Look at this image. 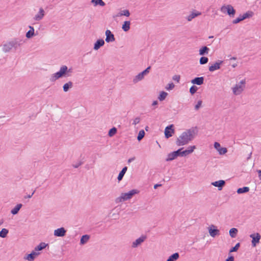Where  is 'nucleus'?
<instances>
[{
  "mask_svg": "<svg viewBox=\"0 0 261 261\" xmlns=\"http://www.w3.org/2000/svg\"><path fill=\"white\" fill-rule=\"evenodd\" d=\"M12 47L15 50H16L19 46L22 44V40L18 38H15L10 41Z\"/></svg>",
  "mask_w": 261,
  "mask_h": 261,
  "instance_id": "14",
  "label": "nucleus"
},
{
  "mask_svg": "<svg viewBox=\"0 0 261 261\" xmlns=\"http://www.w3.org/2000/svg\"><path fill=\"white\" fill-rule=\"evenodd\" d=\"M167 95H168V93L167 92L162 91L160 93L158 98L160 101H163L166 98Z\"/></svg>",
  "mask_w": 261,
  "mask_h": 261,
  "instance_id": "37",
  "label": "nucleus"
},
{
  "mask_svg": "<svg viewBox=\"0 0 261 261\" xmlns=\"http://www.w3.org/2000/svg\"><path fill=\"white\" fill-rule=\"evenodd\" d=\"M105 44V41L102 39L97 40L94 45V49L98 50L100 47Z\"/></svg>",
  "mask_w": 261,
  "mask_h": 261,
  "instance_id": "22",
  "label": "nucleus"
},
{
  "mask_svg": "<svg viewBox=\"0 0 261 261\" xmlns=\"http://www.w3.org/2000/svg\"><path fill=\"white\" fill-rule=\"evenodd\" d=\"M105 35L106 36V41L107 43L112 42L115 40V38L114 34L110 30H107L105 32Z\"/></svg>",
  "mask_w": 261,
  "mask_h": 261,
  "instance_id": "11",
  "label": "nucleus"
},
{
  "mask_svg": "<svg viewBox=\"0 0 261 261\" xmlns=\"http://www.w3.org/2000/svg\"><path fill=\"white\" fill-rule=\"evenodd\" d=\"M221 11L224 13H226L230 17H233L236 13V10L230 5L223 6L221 8Z\"/></svg>",
  "mask_w": 261,
  "mask_h": 261,
  "instance_id": "7",
  "label": "nucleus"
},
{
  "mask_svg": "<svg viewBox=\"0 0 261 261\" xmlns=\"http://www.w3.org/2000/svg\"><path fill=\"white\" fill-rule=\"evenodd\" d=\"M150 69V67L149 66L146 69L135 76L133 79V83L137 84L143 80L144 79L145 76H146L149 72Z\"/></svg>",
  "mask_w": 261,
  "mask_h": 261,
  "instance_id": "6",
  "label": "nucleus"
},
{
  "mask_svg": "<svg viewBox=\"0 0 261 261\" xmlns=\"http://www.w3.org/2000/svg\"><path fill=\"white\" fill-rule=\"evenodd\" d=\"M214 146L215 148L219 152V153L220 155L224 154L227 151V148L225 147H221L220 144L218 142H215Z\"/></svg>",
  "mask_w": 261,
  "mask_h": 261,
  "instance_id": "13",
  "label": "nucleus"
},
{
  "mask_svg": "<svg viewBox=\"0 0 261 261\" xmlns=\"http://www.w3.org/2000/svg\"><path fill=\"white\" fill-rule=\"evenodd\" d=\"M213 38V36H210L209 37V38Z\"/></svg>",
  "mask_w": 261,
  "mask_h": 261,
  "instance_id": "63",
  "label": "nucleus"
},
{
  "mask_svg": "<svg viewBox=\"0 0 261 261\" xmlns=\"http://www.w3.org/2000/svg\"><path fill=\"white\" fill-rule=\"evenodd\" d=\"M34 192H33L32 193V194H31V195H29L27 196V197H28V198H31V197H32V196H33V195L34 194Z\"/></svg>",
  "mask_w": 261,
  "mask_h": 261,
  "instance_id": "59",
  "label": "nucleus"
},
{
  "mask_svg": "<svg viewBox=\"0 0 261 261\" xmlns=\"http://www.w3.org/2000/svg\"><path fill=\"white\" fill-rule=\"evenodd\" d=\"M196 149V146L193 145V146H189L188 147V148L186 149L188 152L190 154L192 153L194 150Z\"/></svg>",
  "mask_w": 261,
  "mask_h": 261,
  "instance_id": "42",
  "label": "nucleus"
},
{
  "mask_svg": "<svg viewBox=\"0 0 261 261\" xmlns=\"http://www.w3.org/2000/svg\"><path fill=\"white\" fill-rule=\"evenodd\" d=\"M238 232V230L237 228H232L229 230V233L230 236L232 238H234L236 237Z\"/></svg>",
  "mask_w": 261,
  "mask_h": 261,
  "instance_id": "35",
  "label": "nucleus"
},
{
  "mask_svg": "<svg viewBox=\"0 0 261 261\" xmlns=\"http://www.w3.org/2000/svg\"><path fill=\"white\" fill-rule=\"evenodd\" d=\"M158 104V101L156 100H155V101H153L152 103V106H156Z\"/></svg>",
  "mask_w": 261,
  "mask_h": 261,
  "instance_id": "56",
  "label": "nucleus"
},
{
  "mask_svg": "<svg viewBox=\"0 0 261 261\" xmlns=\"http://www.w3.org/2000/svg\"><path fill=\"white\" fill-rule=\"evenodd\" d=\"M252 12H246V13L244 14L242 16L243 20L249 18L252 16Z\"/></svg>",
  "mask_w": 261,
  "mask_h": 261,
  "instance_id": "44",
  "label": "nucleus"
},
{
  "mask_svg": "<svg viewBox=\"0 0 261 261\" xmlns=\"http://www.w3.org/2000/svg\"><path fill=\"white\" fill-rule=\"evenodd\" d=\"M117 133V129L115 127H113L110 129L109 132V136L110 137L113 136Z\"/></svg>",
  "mask_w": 261,
  "mask_h": 261,
  "instance_id": "41",
  "label": "nucleus"
},
{
  "mask_svg": "<svg viewBox=\"0 0 261 261\" xmlns=\"http://www.w3.org/2000/svg\"><path fill=\"white\" fill-rule=\"evenodd\" d=\"M141 119L139 117H137L132 120V124L136 125L140 123Z\"/></svg>",
  "mask_w": 261,
  "mask_h": 261,
  "instance_id": "43",
  "label": "nucleus"
},
{
  "mask_svg": "<svg viewBox=\"0 0 261 261\" xmlns=\"http://www.w3.org/2000/svg\"><path fill=\"white\" fill-rule=\"evenodd\" d=\"M73 86V83L69 81L68 83H65L63 86V89L64 92H67L69 89L71 88Z\"/></svg>",
  "mask_w": 261,
  "mask_h": 261,
  "instance_id": "31",
  "label": "nucleus"
},
{
  "mask_svg": "<svg viewBox=\"0 0 261 261\" xmlns=\"http://www.w3.org/2000/svg\"><path fill=\"white\" fill-rule=\"evenodd\" d=\"M258 177L260 180H261V170L258 171Z\"/></svg>",
  "mask_w": 261,
  "mask_h": 261,
  "instance_id": "57",
  "label": "nucleus"
},
{
  "mask_svg": "<svg viewBox=\"0 0 261 261\" xmlns=\"http://www.w3.org/2000/svg\"><path fill=\"white\" fill-rule=\"evenodd\" d=\"M8 230L6 228H3L2 230L0 231V237L4 238H5L7 234L8 233Z\"/></svg>",
  "mask_w": 261,
  "mask_h": 261,
  "instance_id": "38",
  "label": "nucleus"
},
{
  "mask_svg": "<svg viewBox=\"0 0 261 261\" xmlns=\"http://www.w3.org/2000/svg\"><path fill=\"white\" fill-rule=\"evenodd\" d=\"M197 90V87L195 86H192L190 88V92L191 94H194L196 93V91Z\"/></svg>",
  "mask_w": 261,
  "mask_h": 261,
  "instance_id": "46",
  "label": "nucleus"
},
{
  "mask_svg": "<svg viewBox=\"0 0 261 261\" xmlns=\"http://www.w3.org/2000/svg\"><path fill=\"white\" fill-rule=\"evenodd\" d=\"M147 237L145 235H141L139 238L134 241L132 243V247L136 248L142 245V244L146 240Z\"/></svg>",
  "mask_w": 261,
  "mask_h": 261,
  "instance_id": "8",
  "label": "nucleus"
},
{
  "mask_svg": "<svg viewBox=\"0 0 261 261\" xmlns=\"http://www.w3.org/2000/svg\"><path fill=\"white\" fill-rule=\"evenodd\" d=\"M172 79L174 81H176L177 83H178L180 80V76L178 75H174L172 77Z\"/></svg>",
  "mask_w": 261,
  "mask_h": 261,
  "instance_id": "50",
  "label": "nucleus"
},
{
  "mask_svg": "<svg viewBox=\"0 0 261 261\" xmlns=\"http://www.w3.org/2000/svg\"><path fill=\"white\" fill-rule=\"evenodd\" d=\"M13 48L12 47V45L11 44L10 41L7 42L5 44H4L3 46V51L5 53L9 52Z\"/></svg>",
  "mask_w": 261,
  "mask_h": 261,
  "instance_id": "25",
  "label": "nucleus"
},
{
  "mask_svg": "<svg viewBox=\"0 0 261 261\" xmlns=\"http://www.w3.org/2000/svg\"><path fill=\"white\" fill-rule=\"evenodd\" d=\"M243 20L241 15H240L239 17H238V18H237L236 19H234L233 21H232V23L233 24H237L239 22H240V21Z\"/></svg>",
  "mask_w": 261,
  "mask_h": 261,
  "instance_id": "47",
  "label": "nucleus"
},
{
  "mask_svg": "<svg viewBox=\"0 0 261 261\" xmlns=\"http://www.w3.org/2000/svg\"><path fill=\"white\" fill-rule=\"evenodd\" d=\"M30 30L29 31H28L27 33H26V35H25V36L27 38H31L32 37H33L34 35H35V33H34V31H35V30H34V28L31 26V25H30L29 27Z\"/></svg>",
  "mask_w": 261,
  "mask_h": 261,
  "instance_id": "23",
  "label": "nucleus"
},
{
  "mask_svg": "<svg viewBox=\"0 0 261 261\" xmlns=\"http://www.w3.org/2000/svg\"><path fill=\"white\" fill-rule=\"evenodd\" d=\"M204 77L203 76L197 77L191 80V83L197 85H201L203 84Z\"/></svg>",
  "mask_w": 261,
  "mask_h": 261,
  "instance_id": "20",
  "label": "nucleus"
},
{
  "mask_svg": "<svg viewBox=\"0 0 261 261\" xmlns=\"http://www.w3.org/2000/svg\"><path fill=\"white\" fill-rule=\"evenodd\" d=\"M22 206V204H17L11 210V213L14 215L17 214Z\"/></svg>",
  "mask_w": 261,
  "mask_h": 261,
  "instance_id": "27",
  "label": "nucleus"
},
{
  "mask_svg": "<svg viewBox=\"0 0 261 261\" xmlns=\"http://www.w3.org/2000/svg\"><path fill=\"white\" fill-rule=\"evenodd\" d=\"M47 245V244H45V243L42 242L40 243L39 245H38L35 248L34 250L36 252H38V251H41L42 249H44Z\"/></svg>",
  "mask_w": 261,
  "mask_h": 261,
  "instance_id": "32",
  "label": "nucleus"
},
{
  "mask_svg": "<svg viewBox=\"0 0 261 261\" xmlns=\"http://www.w3.org/2000/svg\"><path fill=\"white\" fill-rule=\"evenodd\" d=\"M130 15V13L128 10H123L120 11V12L118 14L117 16H125L126 17H128Z\"/></svg>",
  "mask_w": 261,
  "mask_h": 261,
  "instance_id": "34",
  "label": "nucleus"
},
{
  "mask_svg": "<svg viewBox=\"0 0 261 261\" xmlns=\"http://www.w3.org/2000/svg\"><path fill=\"white\" fill-rule=\"evenodd\" d=\"M82 164L81 162H80L78 164H76L75 165H73V167L75 168H78Z\"/></svg>",
  "mask_w": 261,
  "mask_h": 261,
  "instance_id": "55",
  "label": "nucleus"
},
{
  "mask_svg": "<svg viewBox=\"0 0 261 261\" xmlns=\"http://www.w3.org/2000/svg\"><path fill=\"white\" fill-rule=\"evenodd\" d=\"M208 232L210 236L213 238L219 235V230L214 225H212L208 227Z\"/></svg>",
  "mask_w": 261,
  "mask_h": 261,
  "instance_id": "12",
  "label": "nucleus"
},
{
  "mask_svg": "<svg viewBox=\"0 0 261 261\" xmlns=\"http://www.w3.org/2000/svg\"><path fill=\"white\" fill-rule=\"evenodd\" d=\"M181 154H182V156H187L189 154V153L188 152L187 150L186 149L185 150H182V151L181 152Z\"/></svg>",
  "mask_w": 261,
  "mask_h": 261,
  "instance_id": "52",
  "label": "nucleus"
},
{
  "mask_svg": "<svg viewBox=\"0 0 261 261\" xmlns=\"http://www.w3.org/2000/svg\"><path fill=\"white\" fill-rule=\"evenodd\" d=\"M208 61V59L207 57H202L200 59L199 63L201 65L205 64L207 63Z\"/></svg>",
  "mask_w": 261,
  "mask_h": 261,
  "instance_id": "40",
  "label": "nucleus"
},
{
  "mask_svg": "<svg viewBox=\"0 0 261 261\" xmlns=\"http://www.w3.org/2000/svg\"><path fill=\"white\" fill-rule=\"evenodd\" d=\"M196 135V130L191 128L184 132L177 138L176 144L178 146H184L188 144L193 140Z\"/></svg>",
  "mask_w": 261,
  "mask_h": 261,
  "instance_id": "1",
  "label": "nucleus"
},
{
  "mask_svg": "<svg viewBox=\"0 0 261 261\" xmlns=\"http://www.w3.org/2000/svg\"><path fill=\"white\" fill-rule=\"evenodd\" d=\"M183 149H184V148H181L176 151H178V154H177L178 156H182L181 152L182 151Z\"/></svg>",
  "mask_w": 261,
  "mask_h": 261,
  "instance_id": "51",
  "label": "nucleus"
},
{
  "mask_svg": "<svg viewBox=\"0 0 261 261\" xmlns=\"http://www.w3.org/2000/svg\"><path fill=\"white\" fill-rule=\"evenodd\" d=\"M201 14V12L194 10L192 11L190 15L186 17V19L188 21H191L193 19H194L196 17L200 16Z\"/></svg>",
  "mask_w": 261,
  "mask_h": 261,
  "instance_id": "18",
  "label": "nucleus"
},
{
  "mask_svg": "<svg viewBox=\"0 0 261 261\" xmlns=\"http://www.w3.org/2000/svg\"><path fill=\"white\" fill-rule=\"evenodd\" d=\"M3 221H0V226L3 224Z\"/></svg>",
  "mask_w": 261,
  "mask_h": 261,
  "instance_id": "62",
  "label": "nucleus"
},
{
  "mask_svg": "<svg viewBox=\"0 0 261 261\" xmlns=\"http://www.w3.org/2000/svg\"><path fill=\"white\" fill-rule=\"evenodd\" d=\"M223 63V61L218 60L216 62H215L214 64L208 67V70L211 72H213L215 70H218L220 68L221 65Z\"/></svg>",
  "mask_w": 261,
  "mask_h": 261,
  "instance_id": "10",
  "label": "nucleus"
},
{
  "mask_svg": "<svg viewBox=\"0 0 261 261\" xmlns=\"http://www.w3.org/2000/svg\"><path fill=\"white\" fill-rule=\"evenodd\" d=\"M135 159V157H133V158H130L128 160V163H131L132 162H133V161H134Z\"/></svg>",
  "mask_w": 261,
  "mask_h": 261,
  "instance_id": "54",
  "label": "nucleus"
},
{
  "mask_svg": "<svg viewBox=\"0 0 261 261\" xmlns=\"http://www.w3.org/2000/svg\"><path fill=\"white\" fill-rule=\"evenodd\" d=\"M159 186H161V185L156 184L154 186V189H156Z\"/></svg>",
  "mask_w": 261,
  "mask_h": 261,
  "instance_id": "58",
  "label": "nucleus"
},
{
  "mask_svg": "<svg viewBox=\"0 0 261 261\" xmlns=\"http://www.w3.org/2000/svg\"><path fill=\"white\" fill-rule=\"evenodd\" d=\"M90 237L88 234L83 235L80 240V245H84L86 244L89 240Z\"/></svg>",
  "mask_w": 261,
  "mask_h": 261,
  "instance_id": "26",
  "label": "nucleus"
},
{
  "mask_svg": "<svg viewBox=\"0 0 261 261\" xmlns=\"http://www.w3.org/2000/svg\"><path fill=\"white\" fill-rule=\"evenodd\" d=\"M40 253L35 250L33 251L30 254H28L24 257V259L28 261H34L35 258L39 255Z\"/></svg>",
  "mask_w": 261,
  "mask_h": 261,
  "instance_id": "15",
  "label": "nucleus"
},
{
  "mask_svg": "<svg viewBox=\"0 0 261 261\" xmlns=\"http://www.w3.org/2000/svg\"><path fill=\"white\" fill-rule=\"evenodd\" d=\"M236 66H237V64H233V65H232V67H236Z\"/></svg>",
  "mask_w": 261,
  "mask_h": 261,
  "instance_id": "60",
  "label": "nucleus"
},
{
  "mask_svg": "<svg viewBox=\"0 0 261 261\" xmlns=\"http://www.w3.org/2000/svg\"><path fill=\"white\" fill-rule=\"evenodd\" d=\"M66 230L64 227H61L55 229L54 232V234L56 237H63L66 234Z\"/></svg>",
  "mask_w": 261,
  "mask_h": 261,
  "instance_id": "16",
  "label": "nucleus"
},
{
  "mask_svg": "<svg viewBox=\"0 0 261 261\" xmlns=\"http://www.w3.org/2000/svg\"><path fill=\"white\" fill-rule=\"evenodd\" d=\"M178 151H173L167 155V158L166 159L167 162L171 161L176 159L178 156Z\"/></svg>",
  "mask_w": 261,
  "mask_h": 261,
  "instance_id": "21",
  "label": "nucleus"
},
{
  "mask_svg": "<svg viewBox=\"0 0 261 261\" xmlns=\"http://www.w3.org/2000/svg\"><path fill=\"white\" fill-rule=\"evenodd\" d=\"M231 60H236V58L235 57H232L231 58Z\"/></svg>",
  "mask_w": 261,
  "mask_h": 261,
  "instance_id": "61",
  "label": "nucleus"
},
{
  "mask_svg": "<svg viewBox=\"0 0 261 261\" xmlns=\"http://www.w3.org/2000/svg\"><path fill=\"white\" fill-rule=\"evenodd\" d=\"M91 3L94 7L97 6L104 7L106 5L105 3L102 0H91Z\"/></svg>",
  "mask_w": 261,
  "mask_h": 261,
  "instance_id": "24",
  "label": "nucleus"
},
{
  "mask_svg": "<svg viewBox=\"0 0 261 261\" xmlns=\"http://www.w3.org/2000/svg\"><path fill=\"white\" fill-rule=\"evenodd\" d=\"M249 191V188L248 187H244L243 188H239L237 190V193L238 194H242L247 193Z\"/></svg>",
  "mask_w": 261,
  "mask_h": 261,
  "instance_id": "36",
  "label": "nucleus"
},
{
  "mask_svg": "<svg viewBox=\"0 0 261 261\" xmlns=\"http://www.w3.org/2000/svg\"><path fill=\"white\" fill-rule=\"evenodd\" d=\"M130 22L125 21L122 26V29L124 32H127L130 29Z\"/></svg>",
  "mask_w": 261,
  "mask_h": 261,
  "instance_id": "29",
  "label": "nucleus"
},
{
  "mask_svg": "<svg viewBox=\"0 0 261 261\" xmlns=\"http://www.w3.org/2000/svg\"><path fill=\"white\" fill-rule=\"evenodd\" d=\"M45 12L42 7H39L38 10L33 15L32 17V24H38L44 17Z\"/></svg>",
  "mask_w": 261,
  "mask_h": 261,
  "instance_id": "4",
  "label": "nucleus"
},
{
  "mask_svg": "<svg viewBox=\"0 0 261 261\" xmlns=\"http://www.w3.org/2000/svg\"><path fill=\"white\" fill-rule=\"evenodd\" d=\"M127 170V167H124L122 168V170L119 173V175L118 176L117 179L118 181H120L122 179L125 173H126V171Z\"/></svg>",
  "mask_w": 261,
  "mask_h": 261,
  "instance_id": "30",
  "label": "nucleus"
},
{
  "mask_svg": "<svg viewBox=\"0 0 261 261\" xmlns=\"http://www.w3.org/2000/svg\"><path fill=\"white\" fill-rule=\"evenodd\" d=\"M209 50H210L209 48H208L206 46H203L199 49V54L201 56L207 55L208 54Z\"/></svg>",
  "mask_w": 261,
  "mask_h": 261,
  "instance_id": "28",
  "label": "nucleus"
},
{
  "mask_svg": "<svg viewBox=\"0 0 261 261\" xmlns=\"http://www.w3.org/2000/svg\"><path fill=\"white\" fill-rule=\"evenodd\" d=\"M245 84L246 81L245 80H242L239 83H237L231 88L233 94L235 95L241 94L245 89Z\"/></svg>",
  "mask_w": 261,
  "mask_h": 261,
  "instance_id": "5",
  "label": "nucleus"
},
{
  "mask_svg": "<svg viewBox=\"0 0 261 261\" xmlns=\"http://www.w3.org/2000/svg\"><path fill=\"white\" fill-rule=\"evenodd\" d=\"M73 72L72 68H68L66 65L62 66L59 70L53 74L50 77V81L54 82L63 76H69Z\"/></svg>",
  "mask_w": 261,
  "mask_h": 261,
  "instance_id": "2",
  "label": "nucleus"
},
{
  "mask_svg": "<svg viewBox=\"0 0 261 261\" xmlns=\"http://www.w3.org/2000/svg\"><path fill=\"white\" fill-rule=\"evenodd\" d=\"M174 87V85L173 83H170L166 87V89L168 90H172Z\"/></svg>",
  "mask_w": 261,
  "mask_h": 261,
  "instance_id": "49",
  "label": "nucleus"
},
{
  "mask_svg": "<svg viewBox=\"0 0 261 261\" xmlns=\"http://www.w3.org/2000/svg\"><path fill=\"white\" fill-rule=\"evenodd\" d=\"M144 135H145V132L144 131V130H140L139 132L138 137H137L138 140V141L141 140L144 137Z\"/></svg>",
  "mask_w": 261,
  "mask_h": 261,
  "instance_id": "39",
  "label": "nucleus"
},
{
  "mask_svg": "<svg viewBox=\"0 0 261 261\" xmlns=\"http://www.w3.org/2000/svg\"><path fill=\"white\" fill-rule=\"evenodd\" d=\"M139 193L137 189H133L127 193H122L120 196L115 199L116 203H120L130 199L135 195Z\"/></svg>",
  "mask_w": 261,
  "mask_h": 261,
  "instance_id": "3",
  "label": "nucleus"
},
{
  "mask_svg": "<svg viewBox=\"0 0 261 261\" xmlns=\"http://www.w3.org/2000/svg\"><path fill=\"white\" fill-rule=\"evenodd\" d=\"M240 247V243H237L234 247L231 248L229 250L230 252L237 251Z\"/></svg>",
  "mask_w": 261,
  "mask_h": 261,
  "instance_id": "45",
  "label": "nucleus"
},
{
  "mask_svg": "<svg viewBox=\"0 0 261 261\" xmlns=\"http://www.w3.org/2000/svg\"><path fill=\"white\" fill-rule=\"evenodd\" d=\"M179 257L178 253H175L170 255L166 261H176Z\"/></svg>",
  "mask_w": 261,
  "mask_h": 261,
  "instance_id": "33",
  "label": "nucleus"
},
{
  "mask_svg": "<svg viewBox=\"0 0 261 261\" xmlns=\"http://www.w3.org/2000/svg\"><path fill=\"white\" fill-rule=\"evenodd\" d=\"M173 125L171 124L165 128V135L167 138L171 137L174 133V130L172 128Z\"/></svg>",
  "mask_w": 261,
  "mask_h": 261,
  "instance_id": "17",
  "label": "nucleus"
},
{
  "mask_svg": "<svg viewBox=\"0 0 261 261\" xmlns=\"http://www.w3.org/2000/svg\"><path fill=\"white\" fill-rule=\"evenodd\" d=\"M250 237L252 238L251 245L253 247H256V245L259 242L261 236L259 233H252L250 235Z\"/></svg>",
  "mask_w": 261,
  "mask_h": 261,
  "instance_id": "9",
  "label": "nucleus"
},
{
  "mask_svg": "<svg viewBox=\"0 0 261 261\" xmlns=\"http://www.w3.org/2000/svg\"><path fill=\"white\" fill-rule=\"evenodd\" d=\"M225 181L223 180H219L212 182V185L216 187H218L219 190H221L225 185Z\"/></svg>",
  "mask_w": 261,
  "mask_h": 261,
  "instance_id": "19",
  "label": "nucleus"
},
{
  "mask_svg": "<svg viewBox=\"0 0 261 261\" xmlns=\"http://www.w3.org/2000/svg\"><path fill=\"white\" fill-rule=\"evenodd\" d=\"M202 104V101L201 100H199L197 102V103L195 106V109L196 110H198L199 108L201 107Z\"/></svg>",
  "mask_w": 261,
  "mask_h": 261,
  "instance_id": "48",
  "label": "nucleus"
},
{
  "mask_svg": "<svg viewBox=\"0 0 261 261\" xmlns=\"http://www.w3.org/2000/svg\"><path fill=\"white\" fill-rule=\"evenodd\" d=\"M225 261H234V257L232 256H230L228 257Z\"/></svg>",
  "mask_w": 261,
  "mask_h": 261,
  "instance_id": "53",
  "label": "nucleus"
}]
</instances>
